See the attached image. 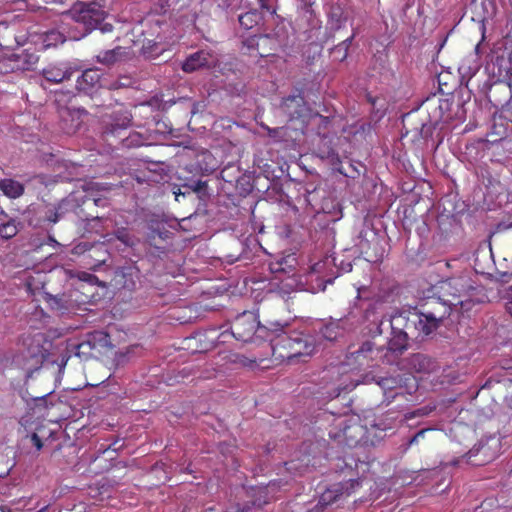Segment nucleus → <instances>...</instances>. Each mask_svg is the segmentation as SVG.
<instances>
[{"instance_id": "obj_24", "label": "nucleus", "mask_w": 512, "mask_h": 512, "mask_svg": "<svg viewBox=\"0 0 512 512\" xmlns=\"http://www.w3.org/2000/svg\"><path fill=\"white\" fill-rule=\"evenodd\" d=\"M295 261L293 257H289L288 259L283 258L281 261H277L275 263L270 264V269L273 273H282L286 272V268L284 267V264L288 263V261Z\"/></svg>"}, {"instance_id": "obj_33", "label": "nucleus", "mask_w": 512, "mask_h": 512, "mask_svg": "<svg viewBox=\"0 0 512 512\" xmlns=\"http://www.w3.org/2000/svg\"><path fill=\"white\" fill-rule=\"evenodd\" d=\"M50 393H47L43 396H40V397H37L35 398V400L38 402L37 405H44L45 407H47V399L46 397L49 395Z\"/></svg>"}, {"instance_id": "obj_44", "label": "nucleus", "mask_w": 512, "mask_h": 512, "mask_svg": "<svg viewBox=\"0 0 512 512\" xmlns=\"http://www.w3.org/2000/svg\"><path fill=\"white\" fill-rule=\"evenodd\" d=\"M317 266H319V263H316L315 267L313 268L314 271H318V269L316 268Z\"/></svg>"}, {"instance_id": "obj_21", "label": "nucleus", "mask_w": 512, "mask_h": 512, "mask_svg": "<svg viewBox=\"0 0 512 512\" xmlns=\"http://www.w3.org/2000/svg\"><path fill=\"white\" fill-rule=\"evenodd\" d=\"M18 232L17 225L14 221L0 224V236L5 239L14 237Z\"/></svg>"}, {"instance_id": "obj_22", "label": "nucleus", "mask_w": 512, "mask_h": 512, "mask_svg": "<svg viewBox=\"0 0 512 512\" xmlns=\"http://www.w3.org/2000/svg\"><path fill=\"white\" fill-rule=\"evenodd\" d=\"M257 19L258 14L256 12H247L239 16L240 24L247 29L252 28L257 23Z\"/></svg>"}, {"instance_id": "obj_34", "label": "nucleus", "mask_w": 512, "mask_h": 512, "mask_svg": "<svg viewBox=\"0 0 512 512\" xmlns=\"http://www.w3.org/2000/svg\"><path fill=\"white\" fill-rule=\"evenodd\" d=\"M99 28H100L102 33H107V32H111L112 31L113 26L111 24H109V23H104Z\"/></svg>"}, {"instance_id": "obj_9", "label": "nucleus", "mask_w": 512, "mask_h": 512, "mask_svg": "<svg viewBox=\"0 0 512 512\" xmlns=\"http://www.w3.org/2000/svg\"><path fill=\"white\" fill-rule=\"evenodd\" d=\"M281 108L290 119L301 118L306 115L308 110L304 98L301 95H292L285 98Z\"/></svg>"}, {"instance_id": "obj_23", "label": "nucleus", "mask_w": 512, "mask_h": 512, "mask_svg": "<svg viewBox=\"0 0 512 512\" xmlns=\"http://www.w3.org/2000/svg\"><path fill=\"white\" fill-rule=\"evenodd\" d=\"M297 287V280L293 276H288L285 279L281 280L280 290L283 293H290Z\"/></svg>"}, {"instance_id": "obj_16", "label": "nucleus", "mask_w": 512, "mask_h": 512, "mask_svg": "<svg viewBox=\"0 0 512 512\" xmlns=\"http://www.w3.org/2000/svg\"><path fill=\"white\" fill-rule=\"evenodd\" d=\"M0 190L9 198H18L24 192V186L13 179H3L0 181Z\"/></svg>"}, {"instance_id": "obj_4", "label": "nucleus", "mask_w": 512, "mask_h": 512, "mask_svg": "<svg viewBox=\"0 0 512 512\" xmlns=\"http://www.w3.org/2000/svg\"><path fill=\"white\" fill-rule=\"evenodd\" d=\"M272 328L261 326L256 316L251 312H244L238 316L232 325L233 336L240 341L249 342L252 341L254 336L259 338L268 339L270 342H274L275 339L272 336L273 333L282 331L280 324H272Z\"/></svg>"}, {"instance_id": "obj_43", "label": "nucleus", "mask_w": 512, "mask_h": 512, "mask_svg": "<svg viewBox=\"0 0 512 512\" xmlns=\"http://www.w3.org/2000/svg\"><path fill=\"white\" fill-rule=\"evenodd\" d=\"M62 0H45V2L47 3H58V2H61Z\"/></svg>"}, {"instance_id": "obj_11", "label": "nucleus", "mask_w": 512, "mask_h": 512, "mask_svg": "<svg viewBox=\"0 0 512 512\" xmlns=\"http://www.w3.org/2000/svg\"><path fill=\"white\" fill-rule=\"evenodd\" d=\"M74 70L66 63L57 65H49L43 70L44 78L51 83H60L66 79H70Z\"/></svg>"}, {"instance_id": "obj_1", "label": "nucleus", "mask_w": 512, "mask_h": 512, "mask_svg": "<svg viewBox=\"0 0 512 512\" xmlns=\"http://www.w3.org/2000/svg\"><path fill=\"white\" fill-rule=\"evenodd\" d=\"M429 308L413 310L393 315L389 319L376 317L370 333L381 335L384 329H391L389 347L402 353L408 347L410 339H419L435 332L451 314V307L439 299L432 300Z\"/></svg>"}, {"instance_id": "obj_29", "label": "nucleus", "mask_w": 512, "mask_h": 512, "mask_svg": "<svg viewBox=\"0 0 512 512\" xmlns=\"http://www.w3.org/2000/svg\"><path fill=\"white\" fill-rule=\"evenodd\" d=\"M31 441H32L33 445L37 448V450H40L42 448V446H43L42 441L36 433L32 434Z\"/></svg>"}, {"instance_id": "obj_37", "label": "nucleus", "mask_w": 512, "mask_h": 512, "mask_svg": "<svg viewBox=\"0 0 512 512\" xmlns=\"http://www.w3.org/2000/svg\"><path fill=\"white\" fill-rule=\"evenodd\" d=\"M174 194H175V199L178 201L179 200V196H185V193L181 192L180 189H178V191H174Z\"/></svg>"}, {"instance_id": "obj_42", "label": "nucleus", "mask_w": 512, "mask_h": 512, "mask_svg": "<svg viewBox=\"0 0 512 512\" xmlns=\"http://www.w3.org/2000/svg\"><path fill=\"white\" fill-rule=\"evenodd\" d=\"M50 242H51V244H53V246L59 245V243L53 238H50Z\"/></svg>"}, {"instance_id": "obj_27", "label": "nucleus", "mask_w": 512, "mask_h": 512, "mask_svg": "<svg viewBox=\"0 0 512 512\" xmlns=\"http://www.w3.org/2000/svg\"><path fill=\"white\" fill-rule=\"evenodd\" d=\"M497 135H499L500 137L499 138H494V133H489L487 135V142L491 143V144H494V143H497L498 141L502 140L504 135H505V131L503 130L502 132H497L496 133Z\"/></svg>"}, {"instance_id": "obj_28", "label": "nucleus", "mask_w": 512, "mask_h": 512, "mask_svg": "<svg viewBox=\"0 0 512 512\" xmlns=\"http://www.w3.org/2000/svg\"><path fill=\"white\" fill-rule=\"evenodd\" d=\"M206 187V183L203 181H197L189 186L194 192H200Z\"/></svg>"}, {"instance_id": "obj_18", "label": "nucleus", "mask_w": 512, "mask_h": 512, "mask_svg": "<svg viewBox=\"0 0 512 512\" xmlns=\"http://www.w3.org/2000/svg\"><path fill=\"white\" fill-rule=\"evenodd\" d=\"M400 381L394 377L381 378L377 380V384L383 390L387 399H393L398 395V392L393 393L394 390L399 389Z\"/></svg>"}, {"instance_id": "obj_6", "label": "nucleus", "mask_w": 512, "mask_h": 512, "mask_svg": "<svg viewBox=\"0 0 512 512\" xmlns=\"http://www.w3.org/2000/svg\"><path fill=\"white\" fill-rule=\"evenodd\" d=\"M473 283L467 274H461L455 277L443 280L439 284V289L443 296H451L453 300L446 299L442 302H446L450 307H456L458 305L463 306L465 300L462 298L466 297L471 289H473Z\"/></svg>"}, {"instance_id": "obj_36", "label": "nucleus", "mask_w": 512, "mask_h": 512, "mask_svg": "<svg viewBox=\"0 0 512 512\" xmlns=\"http://www.w3.org/2000/svg\"><path fill=\"white\" fill-rule=\"evenodd\" d=\"M259 5L262 9H266L267 11H270L271 7L269 5V0H258Z\"/></svg>"}, {"instance_id": "obj_26", "label": "nucleus", "mask_w": 512, "mask_h": 512, "mask_svg": "<svg viewBox=\"0 0 512 512\" xmlns=\"http://www.w3.org/2000/svg\"><path fill=\"white\" fill-rule=\"evenodd\" d=\"M505 307L507 312L512 316V286H510L504 295Z\"/></svg>"}, {"instance_id": "obj_47", "label": "nucleus", "mask_w": 512, "mask_h": 512, "mask_svg": "<svg viewBox=\"0 0 512 512\" xmlns=\"http://www.w3.org/2000/svg\"><path fill=\"white\" fill-rule=\"evenodd\" d=\"M44 508L40 509L38 512H43Z\"/></svg>"}, {"instance_id": "obj_14", "label": "nucleus", "mask_w": 512, "mask_h": 512, "mask_svg": "<svg viewBox=\"0 0 512 512\" xmlns=\"http://www.w3.org/2000/svg\"><path fill=\"white\" fill-rule=\"evenodd\" d=\"M344 330L345 327L343 320L330 321L320 329V335L328 341H333L342 336Z\"/></svg>"}, {"instance_id": "obj_35", "label": "nucleus", "mask_w": 512, "mask_h": 512, "mask_svg": "<svg viewBox=\"0 0 512 512\" xmlns=\"http://www.w3.org/2000/svg\"><path fill=\"white\" fill-rule=\"evenodd\" d=\"M248 510V506H244L242 509L239 506L231 507L226 512H246Z\"/></svg>"}, {"instance_id": "obj_45", "label": "nucleus", "mask_w": 512, "mask_h": 512, "mask_svg": "<svg viewBox=\"0 0 512 512\" xmlns=\"http://www.w3.org/2000/svg\"><path fill=\"white\" fill-rule=\"evenodd\" d=\"M355 428L358 429L360 433L362 432V427H355Z\"/></svg>"}, {"instance_id": "obj_15", "label": "nucleus", "mask_w": 512, "mask_h": 512, "mask_svg": "<svg viewBox=\"0 0 512 512\" xmlns=\"http://www.w3.org/2000/svg\"><path fill=\"white\" fill-rule=\"evenodd\" d=\"M131 122L128 113H123L115 116L111 122L106 124L105 133L111 135H119L122 130H125Z\"/></svg>"}, {"instance_id": "obj_10", "label": "nucleus", "mask_w": 512, "mask_h": 512, "mask_svg": "<svg viewBox=\"0 0 512 512\" xmlns=\"http://www.w3.org/2000/svg\"><path fill=\"white\" fill-rule=\"evenodd\" d=\"M43 341L44 335L42 333H36L32 337L24 340V345L33 361V365L41 364L46 357L47 350L42 345Z\"/></svg>"}, {"instance_id": "obj_46", "label": "nucleus", "mask_w": 512, "mask_h": 512, "mask_svg": "<svg viewBox=\"0 0 512 512\" xmlns=\"http://www.w3.org/2000/svg\"><path fill=\"white\" fill-rule=\"evenodd\" d=\"M98 201H100V199H95V204L98 205Z\"/></svg>"}, {"instance_id": "obj_20", "label": "nucleus", "mask_w": 512, "mask_h": 512, "mask_svg": "<svg viewBox=\"0 0 512 512\" xmlns=\"http://www.w3.org/2000/svg\"><path fill=\"white\" fill-rule=\"evenodd\" d=\"M109 342L108 335L101 331H96L94 333H91L88 336L87 343L92 347L95 348L97 345L99 346H107Z\"/></svg>"}, {"instance_id": "obj_2", "label": "nucleus", "mask_w": 512, "mask_h": 512, "mask_svg": "<svg viewBox=\"0 0 512 512\" xmlns=\"http://www.w3.org/2000/svg\"><path fill=\"white\" fill-rule=\"evenodd\" d=\"M398 354L401 353L390 350L389 345L386 348L375 347L372 342L365 341L360 345L349 347L345 361L341 365V371L347 373L349 370L378 365L380 362L392 363Z\"/></svg>"}, {"instance_id": "obj_13", "label": "nucleus", "mask_w": 512, "mask_h": 512, "mask_svg": "<svg viewBox=\"0 0 512 512\" xmlns=\"http://www.w3.org/2000/svg\"><path fill=\"white\" fill-rule=\"evenodd\" d=\"M100 81V72L98 69H87L77 79V87L79 90L88 91L95 87Z\"/></svg>"}, {"instance_id": "obj_38", "label": "nucleus", "mask_w": 512, "mask_h": 512, "mask_svg": "<svg viewBox=\"0 0 512 512\" xmlns=\"http://www.w3.org/2000/svg\"><path fill=\"white\" fill-rule=\"evenodd\" d=\"M267 503L266 500L261 501L260 499L253 502V505L262 506L263 504Z\"/></svg>"}, {"instance_id": "obj_17", "label": "nucleus", "mask_w": 512, "mask_h": 512, "mask_svg": "<svg viewBox=\"0 0 512 512\" xmlns=\"http://www.w3.org/2000/svg\"><path fill=\"white\" fill-rule=\"evenodd\" d=\"M342 490L343 489L340 484L333 485L326 489L319 498L318 506L324 508L336 502L343 495Z\"/></svg>"}, {"instance_id": "obj_30", "label": "nucleus", "mask_w": 512, "mask_h": 512, "mask_svg": "<svg viewBox=\"0 0 512 512\" xmlns=\"http://www.w3.org/2000/svg\"><path fill=\"white\" fill-rule=\"evenodd\" d=\"M149 48H150L149 46H146V45L143 46L144 54L147 55L148 57H152L154 55H157V54L161 53L164 50L163 48H161V49L155 51V53H154L153 51H149Z\"/></svg>"}, {"instance_id": "obj_3", "label": "nucleus", "mask_w": 512, "mask_h": 512, "mask_svg": "<svg viewBox=\"0 0 512 512\" xmlns=\"http://www.w3.org/2000/svg\"><path fill=\"white\" fill-rule=\"evenodd\" d=\"M279 340L272 344L273 355L283 360H294L302 356H310L314 353L316 345L310 335H297L290 337L274 333Z\"/></svg>"}, {"instance_id": "obj_31", "label": "nucleus", "mask_w": 512, "mask_h": 512, "mask_svg": "<svg viewBox=\"0 0 512 512\" xmlns=\"http://www.w3.org/2000/svg\"><path fill=\"white\" fill-rule=\"evenodd\" d=\"M426 430H420L419 432H417L410 440V445L414 444V443H417L418 442V439L420 437H423L424 434H425Z\"/></svg>"}, {"instance_id": "obj_39", "label": "nucleus", "mask_w": 512, "mask_h": 512, "mask_svg": "<svg viewBox=\"0 0 512 512\" xmlns=\"http://www.w3.org/2000/svg\"><path fill=\"white\" fill-rule=\"evenodd\" d=\"M49 221L56 223L58 221V215L55 213V215L52 217H49Z\"/></svg>"}, {"instance_id": "obj_5", "label": "nucleus", "mask_w": 512, "mask_h": 512, "mask_svg": "<svg viewBox=\"0 0 512 512\" xmlns=\"http://www.w3.org/2000/svg\"><path fill=\"white\" fill-rule=\"evenodd\" d=\"M71 18L85 27L86 35L89 31L97 28L106 17L103 7L97 2L77 3L69 12Z\"/></svg>"}, {"instance_id": "obj_8", "label": "nucleus", "mask_w": 512, "mask_h": 512, "mask_svg": "<svg viewBox=\"0 0 512 512\" xmlns=\"http://www.w3.org/2000/svg\"><path fill=\"white\" fill-rule=\"evenodd\" d=\"M87 112L81 108H67L61 112L63 130L67 134L75 133L83 123Z\"/></svg>"}, {"instance_id": "obj_12", "label": "nucleus", "mask_w": 512, "mask_h": 512, "mask_svg": "<svg viewBox=\"0 0 512 512\" xmlns=\"http://www.w3.org/2000/svg\"><path fill=\"white\" fill-rule=\"evenodd\" d=\"M126 55V50L123 47H116L111 50L101 51L96 56V61L105 66H111L120 62Z\"/></svg>"}, {"instance_id": "obj_25", "label": "nucleus", "mask_w": 512, "mask_h": 512, "mask_svg": "<svg viewBox=\"0 0 512 512\" xmlns=\"http://www.w3.org/2000/svg\"><path fill=\"white\" fill-rule=\"evenodd\" d=\"M412 363L415 365L416 363L419 364L418 370H424L425 365L429 363V359L425 357L424 355L417 354L414 355L412 358Z\"/></svg>"}, {"instance_id": "obj_40", "label": "nucleus", "mask_w": 512, "mask_h": 512, "mask_svg": "<svg viewBox=\"0 0 512 512\" xmlns=\"http://www.w3.org/2000/svg\"><path fill=\"white\" fill-rule=\"evenodd\" d=\"M122 242L128 244V240L126 239V235L122 234L121 236L118 237Z\"/></svg>"}, {"instance_id": "obj_41", "label": "nucleus", "mask_w": 512, "mask_h": 512, "mask_svg": "<svg viewBox=\"0 0 512 512\" xmlns=\"http://www.w3.org/2000/svg\"><path fill=\"white\" fill-rule=\"evenodd\" d=\"M375 427L381 432H384L387 429L386 427H382L381 424H375Z\"/></svg>"}, {"instance_id": "obj_32", "label": "nucleus", "mask_w": 512, "mask_h": 512, "mask_svg": "<svg viewBox=\"0 0 512 512\" xmlns=\"http://www.w3.org/2000/svg\"><path fill=\"white\" fill-rule=\"evenodd\" d=\"M359 381L358 380H353L351 381L349 384L345 385L342 389L343 390H346V391H351L352 389H354L357 385H359Z\"/></svg>"}, {"instance_id": "obj_19", "label": "nucleus", "mask_w": 512, "mask_h": 512, "mask_svg": "<svg viewBox=\"0 0 512 512\" xmlns=\"http://www.w3.org/2000/svg\"><path fill=\"white\" fill-rule=\"evenodd\" d=\"M352 36L348 37L347 39L343 40L340 44L335 46L332 51L331 55L335 61H343L346 59L348 55V48L351 44Z\"/></svg>"}, {"instance_id": "obj_7", "label": "nucleus", "mask_w": 512, "mask_h": 512, "mask_svg": "<svg viewBox=\"0 0 512 512\" xmlns=\"http://www.w3.org/2000/svg\"><path fill=\"white\" fill-rule=\"evenodd\" d=\"M217 56L207 50L191 54L182 64L184 72L191 73L200 68H210L217 63Z\"/></svg>"}]
</instances>
